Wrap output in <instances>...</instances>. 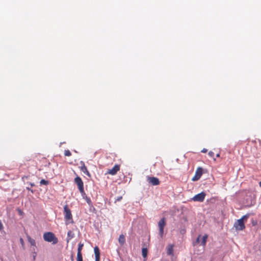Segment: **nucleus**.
Listing matches in <instances>:
<instances>
[{"label":"nucleus","instance_id":"4","mask_svg":"<svg viewBox=\"0 0 261 261\" xmlns=\"http://www.w3.org/2000/svg\"><path fill=\"white\" fill-rule=\"evenodd\" d=\"M166 225V220L165 218H162L158 222V226L159 228V234L161 238H163L164 234V227Z\"/></svg>","mask_w":261,"mask_h":261},{"label":"nucleus","instance_id":"26","mask_svg":"<svg viewBox=\"0 0 261 261\" xmlns=\"http://www.w3.org/2000/svg\"><path fill=\"white\" fill-rule=\"evenodd\" d=\"M122 197L121 196H120V197H118V198H117V201H120V200H121V199H122Z\"/></svg>","mask_w":261,"mask_h":261},{"label":"nucleus","instance_id":"23","mask_svg":"<svg viewBox=\"0 0 261 261\" xmlns=\"http://www.w3.org/2000/svg\"><path fill=\"white\" fill-rule=\"evenodd\" d=\"M3 228H4L3 225L2 223L1 220H0V230H3Z\"/></svg>","mask_w":261,"mask_h":261},{"label":"nucleus","instance_id":"13","mask_svg":"<svg viewBox=\"0 0 261 261\" xmlns=\"http://www.w3.org/2000/svg\"><path fill=\"white\" fill-rule=\"evenodd\" d=\"M95 257H100V251L97 246H95L94 248Z\"/></svg>","mask_w":261,"mask_h":261},{"label":"nucleus","instance_id":"28","mask_svg":"<svg viewBox=\"0 0 261 261\" xmlns=\"http://www.w3.org/2000/svg\"><path fill=\"white\" fill-rule=\"evenodd\" d=\"M72 259H74L73 255L71 256V260H72Z\"/></svg>","mask_w":261,"mask_h":261},{"label":"nucleus","instance_id":"14","mask_svg":"<svg viewBox=\"0 0 261 261\" xmlns=\"http://www.w3.org/2000/svg\"><path fill=\"white\" fill-rule=\"evenodd\" d=\"M27 238H28V240L29 242L30 243V244H31V245L35 247L36 246V242H35V240L31 238V237L30 236H28Z\"/></svg>","mask_w":261,"mask_h":261},{"label":"nucleus","instance_id":"5","mask_svg":"<svg viewBox=\"0 0 261 261\" xmlns=\"http://www.w3.org/2000/svg\"><path fill=\"white\" fill-rule=\"evenodd\" d=\"M74 182L77 186L78 189L80 192V193L83 194L85 193L84 188V184L80 176H76L74 178Z\"/></svg>","mask_w":261,"mask_h":261},{"label":"nucleus","instance_id":"19","mask_svg":"<svg viewBox=\"0 0 261 261\" xmlns=\"http://www.w3.org/2000/svg\"><path fill=\"white\" fill-rule=\"evenodd\" d=\"M76 261H83L82 254H77Z\"/></svg>","mask_w":261,"mask_h":261},{"label":"nucleus","instance_id":"11","mask_svg":"<svg viewBox=\"0 0 261 261\" xmlns=\"http://www.w3.org/2000/svg\"><path fill=\"white\" fill-rule=\"evenodd\" d=\"M118 242L121 245H123L125 243V236L123 234H121L119 236Z\"/></svg>","mask_w":261,"mask_h":261},{"label":"nucleus","instance_id":"8","mask_svg":"<svg viewBox=\"0 0 261 261\" xmlns=\"http://www.w3.org/2000/svg\"><path fill=\"white\" fill-rule=\"evenodd\" d=\"M203 169L201 167H198L195 172V175L193 177L192 180L193 181H197L200 179L202 175Z\"/></svg>","mask_w":261,"mask_h":261},{"label":"nucleus","instance_id":"21","mask_svg":"<svg viewBox=\"0 0 261 261\" xmlns=\"http://www.w3.org/2000/svg\"><path fill=\"white\" fill-rule=\"evenodd\" d=\"M201 237V235H199L197 237V238L196 239L195 242L193 243V245L195 246L196 245V244L199 243L200 242V238Z\"/></svg>","mask_w":261,"mask_h":261},{"label":"nucleus","instance_id":"7","mask_svg":"<svg viewBox=\"0 0 261 261\" xmlns=\"http://www.w3.org/2000/svg\"><path fill=\"white\" fill-rule=\"evenodd\" d=\"M147 181L152 186H158L160 184L159 178L155 177L147 176Z\"/></svg>","mask_w":261,"mask_h":261},{"label":"nucleus","instance_id":"18","mask_svg":"<svg viewBox=\"0 0 261 261\" xmlns=\"http://www.w3.org/2000/svg\"><path fill=\"white\" fill-rule=\"evenodd\" d=\"M48 184H49V182H48V180H46L43 179H41L40 180V185H48Z\"/></svg>","mask_w":261,"mask_h":261},{"label":"nucleus","instance_id":"2","mask_svg":"<svg viewBox=\"0 0 261 261\" xmlns=\"http://www.w3.org/2000/svg\"><path fill=\"white\" fill-rule=\"evenodd\" d=\"M44 240L48 242H53V244H56L58 243V239L56 237L55 235L50 232H45L43 234Z\"/></svg>","mask_w":261,"mask_h":261},{"label":"nucleus","instance_id":"20","mask_svg":"<svg viewBox=\"0 0 261 261\" xmlns=\"http://www.w3.org/2000/svg\"><path fill=\"white\" fill-rule=\"evenodd\" d=\"M65 156H70L71 155V152L69 150H65L64 151Z\"/></svg>","mask_w":261,"mask_h":261},{"label":"nucleus","instance_id":"1","mask_svg":"<svg viewBox=\"0 0 261 261\" xmlns=\"http://www.w3.org/2000/svg\"><path fill=\"white\" fill-rule=\"evenodd\" d=\"M248 217V216L247 215H244L234 223V227L237 230H243L245 229V225L244 222V220L247 219Z\"/></svg>","mask_w":261,"mask_h":261},{"label":"nucleus","instance_id":"9","mask_svg":"<svg viewBox=\"0 0 261 261\" xmlns=\"http://www.w3.org/2000/svg\"><path fill=\"white\" fill-rule=\"evenodd\" d=\"M120 166L119 165H115L112 169H109L107 171V174L114 175L116 174L117 172L120 170Z\"/></svg>","mask_w":261,"mask_h":261},{"label":"nucleus","instance_id":"29","mask_svg":"<svg viewBox=\"0 0 261 261\" xmlns=\"http://www.w3.org/2000/svg\"><path fill=\"white\" fill-rule=\"evenodd\" d=\"M259 185L261 187V181L259 182Z\"/></svg>","mask_w":261,"mask_h":261},{"label":"nucleus","instance_id":"16","mask_svg":"<svg viewBox=\"0 0 261 261\" xmlns=\"http://www.w3.org/2000/svg\"><path fill=\"white\" fill-rule=\"evenodd\" d=\"M83 246L84 244L83 243H80L79 244L77 254H82V250L83 249Z\"/></svg>","mask_w":261,"mask_h":261},{"label":"nucleus","instance_id":"3","mask_svg":"<svg viewBox=\"0 0 261 261\" xmlns=\"http://www.w3.org/2000/svg\"><path fill=\"white\" fill-rule=\"evenodd\" d=\"M64 214L66 221H68V223L73 222L71 212L67 204L64 206Z\"/></svg>","mask_w":261,"mask_h":261},{"label":"nucleus","instance_id":"24","mask_svg":"<svg viewBox=\"0 0 261 261\" xmlns=\"http://www.w3.org/2000/svg\"><path fill=\"white\" fill-rule=\"evenodd\" d=\"M20 242L21 244L22 245V246L24 245V241L22 239V238L20 239Z\"/></svg>","mask_w":261,"mask_h":261},{"label":"nucleus","instance_id":"10","mask_svg":"<svg viewBox=\"0 0 261 261\" xmlns=\"http://www.w3.org/2000/svg\"><path fill=\"white\" fill-rule=\"evenodd\" d=\"M80 165L81 166L80 167V168L81 170L85 174H86L88 177H91V174L88 171L87 167L85 165L84 162L83 161H81Z\"/></svg>","mask_w":261,"mask_h":261},{"label":"nucleus","instance_id":"32","mask_svg":"<svg viewBox=\"0 0 261 261\" xmlns=\"http://www.w3.org/2000/svg\"><path fill=\"white\" fill-rule=\"evenodd\" d=\"M71 261H74V259H72V260H71Z\"/></svg>","mask_w":261,"mask_h":261},{"label":"nucleus","instance_id":"31","mask_svg":"<svg viewBox=\"0 0 261 261\" xmlns=\"http://www.w3.org/2000/svg\"><path fill=\"white\" fill-rule=\"evenodd\" d=\"M219 155H219V153H218V154H217V155H216V156H217V157H219Z\"/></svg>","mask_w":261,"mask_h":261},{"label":"nucleus","instance_id":"30","mask_svg":"<svg viewBox=\"0 0 261 261\" xmlns=\"http://www.w3.org/2000/svg\"><path fill=\"white\" fill-rule=\"evenodd\" d=\"M31 185L32 187L34 186V184H31Z\"/></svg>","mask_w":261,"mask_h":261},{"label":"nucleus","instance_id":"22","mask_svg":"<svg viewBox=\"0 0 261 261\" xmlns=\"http://www.w3.org/2000/svg\"><path fill=\"white\" fill-rule=\"evenodd\" d=\"M208 155H209V156H211V158H214V153L213 151H210L208 152Z\"/></svg>","mask_w":261,"mask_h":261},{"label":"nucleus","instance_id":"12","mask_svg":"<svg viewBox=\"0 0 261 261\" xmlns=\"http://www.w3.org/2000/svg\"><path fill=\"white\" fill-rule=\"evenodd\" d=\"M167 254L170 255H173V245H170L167 249Z\"/></svg>","mask_w":261,"mask_h":261},{"label":"nucleus","instance_id":"27","mask_svg":"<svg viewBox=\"0 0 261 261\" xmlns=\"http://www.w3.org/2000/svg\"><path fill=\"white\" fill-rule=\"evenodd\" d=\"M95 261H100V257H95Z\"/></svg>","mask_w":261,"mask_h":261},{"label":"nucleus","instance_id":"6","mask_svg":"<svg viewBox=\"0 0 261 261\" xmlns=\"http://www.w3.org/2000/svg\"><path fill=\"white\" fill-rule=\"evenodd\" d=\"M205 193L204 192H202L199 193L192 198V200L194 201L202 202L205 197Z\"/></svg>","mask_w":261,"mask_h":261},{"label":"nucleus","instance_id":"25","mask_svg":"<svg viewBox=\"0 0 261 261\" xmlns=\"http://www.w3.org/2000/svg\"><path fill=\"white\" fill-rule=\"evenodd\" d=\"M201 152H203V153H206L207 152V149H205V148H203L202 150H201Z\"/></svg>","mask_w":261,"mask_h":261},{"label":"nucleus","instance_id":"17","mask_svg":"<svg viewBox=\"0 0 261 261\" xmlns=\"http://www.w3.org/2000/svg\"><path fill=\"white\" fill-rule=\"evenodd\" d=\"M147 252H148V251H147V249L146 248H143L142 250V256L144 258H145L147 256Z\"/></svg>","mask_w":261,"mask_h":261},{"label":"nucleus","instance_id":"15","mask_svg":"<svg viewBox=\"0 0 261 261\" xmlns=\"http://www.w3.org/2000/svg\"><path fill=\"white\" fill-rule=\"evenodd\" d=\"M207 237H208V236H207V234H205V235L202 237V241H201V245H202L203 246H205V244H206V240H207Z\"/></svg>","mask_w":261,"mask_h":261}]
</instances>
